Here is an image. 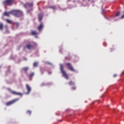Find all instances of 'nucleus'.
Instances as JSON below:
<instances>
[{"label":"nucleus","mask_w":124,"mask_h":124,"mask_svg":"<svg viewBox=\"0 0 124 124\" xmlns=\"http://www.w3.org/2000/svg\"><path fill=\"white\" fill-rule=\"evenodd\" d=\"M11 92V93H12L14 95H20V96H22L23 94L21 93H16V92L13 91L11 90H9Z\"/></svg>","instance_id":"nucleus-7"},{"label":"nucleus","mask_w":124,"mask_h":124,"mask_svg":"<svg viewBox=\"0 0 124 124\" xmlns=\"http://www.w3.org/2000/svg\"><path fill=\"white\" fill-rule=\"evenodd\" d=\"M69 85H70V86H73V85H75V83H74V82H72V81H70V82H69Z\"/></svg>","instance_id":"nucleus-17"},{"label":"nucleus","mask_w":124,"mask_h":124,"mask_svg":"<svg viewBox=\"0 0 124 124\" xmlns=\"http://www.w3.org/2000/svg\"><path fill=\"white\" fill-rule=\"evenodd\" d=\"M43 28V23H41L40 24L39 26H38V30L39 31H40Z\"/></svg>","instance_id":"nucleus-11"},{"label":"nucleus","mask_w":124,"mask_h":124,"mask_svg":"<svg viewBox=\"0 0 124 124\" xmlns=\"http://www.w3.org/2000/svg\"><path fill=\"white\" fill-rule=\"evenodd\" d=\"M2 30H3V24L0 23V30L2 31Z\"/></svg>","instance_id":"nucleus-15"},{"label":"nucleus","mask_w":124,"mask_h":124,"mask_svg":"<svg viewBox=\"0 0 124 124\" xmlns=\"http://www.w3.org/2000/svg\"><path fill=\"white\" fill-rule=\"evenodd\" d=\"M32 47V46H31V44H28V45H27L26 46V47L29 49V50H31V47Z\"/></svg>","instance_id":"nucleus-12"},{"label":"nucleus","mask_w":124,"mask_h":124,"mask_svg":"<svg viewBox=\"0 0 124 124\" xmlns=\"http://www.w3.org/2000/svg\"><path fill=\"white\" fill-rule=\"evenodd\" d=\"M49 8L52 9L53 10H55L56 9V6H49Z\"/></svg>","instance_id":"nucleus-19"},{"label":"nucleus","mask_w":124,"mask_h":124,"mask_svg":"<svg viewBox=\"0 0 124 124\" xmlns=\"http://www.w3.org/2000/svg\"><path fill=\"white\" fill-rule=\"evenodd\" d=\"M26 88H27V91H28L27 94L30 93H31V87L30 86H29V85L27 84L26 85Z\"/></svg>","instance_id":"nucleus-8"},{"label":"nucleus","mask_w":124,"mask_h":124,"mask_svg":"<svg viewBox=\"0 0 124 124\" xmlns=\"http://www.w3.org/2000/svg\"><path fill=\"white\" fill-rule=\"evenodd\" d=\"M18 100H19V98L14 99L13 100H12L11 101L8 102L6 103V105L7 106H9L10 105H12V104L15 103V102H17Z\"/></svg>","instance_id":"nucleus-5"},{"label":"nucleus","mask_w":124,"mask_h":124,"mask_svg":"<svg viewBox=\"0 0 124 124\" xmlns=\"http://www.w3.org/2000/svg\"><path fill=\"white\" fill-rule=\"evenodd\" d=\"M6 21L9 24L12 23V21H11L10 20H9V19H7Z\"/></svg>","instance_id":"nucleus-18"},{"label":"nucleus","mask_w":124,"mask_h":124,"mask_svg":"<svg viewBox=\"0 0 124 124\" xmlns=\"http://www.w3.org/2000/svg\"><path fill=\"white\" fill-rule=\"evenodd\" d=\"M66 66H67L68 69L71 71L75 72V70L72 66L71 64L70 63H67L66 64Z\"/></svg>","instance_id":"nucleus-6"},{"label":"nucleus","mask_w":124,"mask_h":124,"mask_svg":"<svg viewBox=\"0 0 124 124\" xmlns=\"http://www.w3.org/2000/svg\"><path fill=\"white\" fill-rule=\"evenodd\" d=\"M33 76H34V73H31L29 75V78H31V77H33Z\"/></svg>","instance_id":"nucleus-16"},{"label":"nucleus","mask_w":124,"mask_h":124,"mask_svg":"<svg viewBox=\"0 0 124 124\" xmlns=\"http://www.w3.org/2000/svg\"><path fill=\"white\" fill-rule=\"evenodd\" d=\"M22 70L25 72V73H27V72L29 70V68L28 67L23 68Z\"/></svg>","instance_id":"nucleus-13"},{"label":"nucleus","mask_w":124,"mask_h":124,"mask_svg":"<svg viewBox=\"0 0 124 124\" xmlns=\"http://www.w3.org/2000/svg\"><path fill=\"white\" fill-rule=\"evenodd\" d=\"M11 11L10 12H5L3 13V16H10V14H11Z\"/></svg>","instance_id":"nucleus-10"},{"label":"nucleus","mask_w":124,"mask_h":124,"mask_svg":"<svg viewBox=\"0 0 124 124\" xmlns=\"http://www.w3.org/2000/svg\"><path fill=\"white\" fill-rule=\"evenodd\" d=\"M124 18V15H123L122 16H121V18Z\"/></svg>","instance_id":"nucleus-25"},{"label":"nucleus","mask_w":124,"mask_h":124,"mask_svg":"<svg viewBox=\"0 0 124 124\" xmlns=\"http://www.w3.org/2000/svg\"><path fill=\"white\" fill-rule=\"evenodd\" d=\"M27 113H29L30 114H31V111H30V110H28L27 111Z\"/></svg>","instance_id":"nucleus-24"},{"label":"nucleus","mask_w":124,"mask_h":124,"mask_svg":"<svg viewBox=\"0 0 124 124\" xmlns=\"http://www.w3.org/2000/svg\"><path fill=\"white\" fill-rule=\"evenodd\" d=\"M32 10H33V9L32 8L30 10H28L27 12H28V13H30L31 12V11H32Z\"/></svg>","instance_id":"nucleus-21"},{"label":"nucleus","mask_w":124,"mask_h":124,"mask_svg":"<svg viewBox=\"0 0 124 124\" xmlns=\"http://www.w3.org/2000/svg\"><path fill=\"white\" fill-rule=\"evenodd\" d=\"M24 7L26 8H31L33 7V2H27L24 4Z\"/></svg>","instance_id":"nucleus-4"},{"label":"nucleus","mask_w":124,"mask_h":124,"mask_svg":"<svg viewBox=\"0 0 124 124\" xmlns=\"http://www.w3.org/2000/svg\"><path fill=\"white\" fill-rule=\"evenodd\" d=\"M40 71H41V74H43L44 69H41Z\"/></svg>","instance_id":"nucleus-23"},{"label":"nucleus","mask_w":124,"mask_h":124,"mask_svg":"<svg viewBox=\"0 0 124 124\" xmlns=\"http://www.w3.org/2000/svg\"><path fill=\"white\" fill-rule=\"evenodd\" d=\"M76 87H73V88H72V89L74 90H76Z\"/></svg>","instance_id":"nucleus-26"},{"label":"nucleus","mask_w":124,"mask_h":124,"mask_svg":"<svg viewBox=\"0 0 124 124\" xmlns=\"http://www.w3.org/2000/svg\"><path fill=\"white\" fill-rule=\"evenodd\" d=\"M15 1V0H5L3 2V4L5 6H11L12 4H13Z\"/></svg>","instance_id":"nucleus-2"},{"label":"nucleus","mask_w":124,"mask_h":124,"mask_svg":"<svg viewBox=\"0 0 124 124\" xmlns=\"http://www.w3.org/2000/svg\"><path fill=\"white\" fill-rule=\"evenodd\" d=\"M16 24L18 26L19 25V23H16Z\"/></svg>","instance_id":"nucleus-29"},{"label":"nucleus","mask_w":124,"mask_h":124,"mask_svg":"<svg viewBox=\"0 0 124 124\" xmlns=\"http://www.w3.org/2000/svg\"><path fill=\"white\" fill-rule=\"evenodd\" d=\"M117 76V75L116 74H115V75H114V78L116 77Z\"/></svg>","instance_id":"nucleus-27"},{"label":"nucleus","mask_w":124,"mask_h":124,"mask_svg":"<svg viewBox=\"0 0 124 124\" xmlns=\"http://www.w3.org/2000/svg\"><path fill=\"white\" fill-rule=\"evenodd\" d=\"M43 15L42 13H40L39 15H38V18H39V21H41V20L43 18Z\"/></svg>","instance_id":"nucleus-9"},{"label":"nucleus","mask_w":124,"mask_h":124,"mask_svg":"<svg viewBox=\"0 0 124 124\" xmlns=\"http://www.w3.org/2000/svg\"><path fill=\"white\" fill-rule=\"evenodd\" d=\"M102 11H103V13H104L105 12V10L104 9H103Z\"/></svg>","instance_id":"nucleus-28"},{"label":"nucleus","mask_w":124,"mask_h":124,"mask_svg":"<svg viewBox=\"0 0 124 124\" xmlns=\"http://www.w3.org/2000/svg\"><path fill=\"white\" fill-rule=\"evenodd\" d=\"M31 34L32 35H36L38 34V33H37V32L35 31H31Z\"/></svg>","instance_id":"nucleus-14"},{"label":"nucleus","mask_w":124,"mask_h":124,"mask_svg":"<svg viewBox=\"0 0 124 124\" xmlns=\"http://www.w3.org/2000/svg\"><path fill=\"white\" fill-rule=\"evenodd\" d=\"M11 14L16 17H20L23 16V12L21 10H12L11 11Z\"/></svg>","instance_id":"nucleus-1"},{"label":"nucleus","mask_w":124,"mask_h":124,"mask_svg":"<svg viewBox=\"0 0 124 124\" xmlns=\"http://www.w3.org/2000/svg\"><path fill=\"white\" fill-rule=\"evenodd\" d=\"M37 63L36 62H34L33 64V66L37 67Z\"/></svg>","instance_id":"nucleus-22"},{"label":"nucleus","mask_w":124,"mask_h":124,"mask_svg":"<svg viewBox=\"0 0 124 124\" xmlns=\"http://www.w3.org/2000/svg\"><path fill=\"white\" fill-rule=\"evenodd\" d=\"M89 1H90L91 0H88Z\"/></svg>","instance_id":"nucleus-31"},{"label":"nucleus","mask_w":124,"mask_h":124,"mask_svg":"<svg viewBox=\"0 0 124 124\" xmlns=\"http://www.w3.org/2000/svg\"><path fill=\"white\" fill-rule=\"evenodd\" d=\"M49 74H50L51 73H49Z\"/></svg>","instance_id":"nucleus-30"},{"label":"nucleus","mask_w":124,"mask_h":124,"mask_svg":"<svg viewBox=\"0 0 124 124\" xmlns=\"http://www.w3.org/2000/svg\"><path fill=\"white\" fill-rule=\"evenodd\" d=\"M60 69L62 73V74L63 77L67 79H69L68 76L67 74H66V72L65 71L63 70V66L62 64H60Z\"/></svg>","instance_id":"nucleus-3"},{"label":"nucleus","mask_w":124,"mask_h":124,"mask_svg":"<svg viewBox=\"0 0 124 124\" xmlns=\"http://www.w3.org/2000/svg\"><path fill=\"white\" fill-rule=\"evenodd\" d=\"M120 14V12H118L116 13V14H115V17H117Z\"/></svg>","instance_id":"nucleus-20"}]
</instances>
